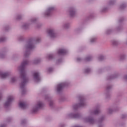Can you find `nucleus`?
Returning a JSON list of instances; mask_svg holds the SVG:
<instances>
[{
  "mask_svg": "<svg viewBox=\"0 0 127 127\" xmlns=\"http://www.w3.org/2000/svg\"><path fill=\"white\" fill-rule=\"evenodd\" d=\"M21 77L23 79V82H21L20 84V88L22 90H23V89H24V87H25V85H26V83H27L26 74H25V71H24V70L23 69H22L21 71Z\"/></svg>",
  "mask_w": 127,
  "mask_h": 127,
  "instance_id": "1",
  "label": "nucleus"
},
{
  "mask_svg": "<svg viewBox=\"0 0 127 127\" xmlns=\"http://www.w3.org/2000/svg\"><path fill=\"white\" fill-rule=\"evenodd\" d=\"M12 101H13V97L9 96L7 98V102L5 103V106H8Z\"/></svg>",
  "mask_w": 127,
  "mask_h": 127,
  "instance_id": "2",
  "label": "nucleus"
},
{
  "mask_svg": "<svg viewBox=\"0 0 127 127\" xmlns=\"http://www.w3.org/2000/svg\"><path fill=\"white\" fill-rule=\"evenodd\" d=\"M43 104L41 102H39L38 103V105H37V107H36V108H35L33 110V113H36V112L37 111H38V109H40L41 108V107H42Z\"/></svg>",
  "mask_w": 127,
  "mask_h": 127,
  "instance_id": "3",
  "label": "nucleus"
},
{
  "mask_svg": "<svg viewBox=\"0 0 127 127\" xmlns=\"http://www.w3.org/2000/svg\"><path fill=\"white\" fill-rule=\"evenodd\" d=\"M64 87H65V83H63L59 84L57 87L58 92H60V91H61V90H62V89L64 88Z\"/></svg>",
  "mask_w": 127,
  "mask_h": 127,
  "instance_id": "4",
  "label": "nucleus"
},
{
  "mask_svg": "<svg viewBox=\"0 0 127 127\" xmlns=\"http://www.w3.org/2000/svg\"><path fill=\"white\" fill-rule=\"evenodd\" d=\"M33 76L35 80L36 81H39V80H40V78L39 77V74L38 72H34Z\"/></svg>",
  "mask_w": 127,
  "mask_h": 127,
  "instance_id": "5",
  "label": "nucleus"
},
{
  "mask_svg": "<svg viewBox=\"0 0 127 127\" xmlns=\"http://www.w3.org/2000/svg\"><path fill=\"white\" fill-rule=\"evenodd\" d=\"M48 33L49 34H50V35H51V37H54V36H55V33H54V31H53V30H48Z\"/></svg>",
  "mask_w": 127,
  "mask_h": 127,
  "instance_id": "6",
  "label": "nucleus"
},
{
  "mask_svg": "<svg viewBox=\"0 0 127 127\" xmlns=\"http://www.w3.org/2000/svg\"><path fill=\"white\" fill-rule=\"evenodd\" d=\"M19 106L20 108H21V109H25V108H26V104L24 103V102H20L19 103Z\"/></svg>",
  "mask_w": 127,
  "mask_h": 127,
  "instance_id": "7",
  "label": "nucleus"
},
{
  "mask_svg": "<svg viewBox=\"0 0 127 127\" xmlns=\"http://www.w3.org/2000/svg\"><path fill=\"white\" fill-rule=\"evenodd\" d=\"M66 53L67 51H66V50L64 49H60L58 51L59 54H62L63 55H64V54H66Z\"/></svg>",
  "mask_w": 127,
  "mask_h": 127,
  "instance_id": "8",
  "label": "nucleus"
},
{
  "mask_svg": "<svg viewBox=\"0 0 127 127\" xmlns=\"http://www.w3.org/2000/svg\"><path fill=\"white\" fill-rule=\"evenodd\" d=\"M0 75L2 79H5V77L8 76V73H0Z\"/></svg>",
  "mask_w": 127,
  "mask_h": 127,
  "instance_id": "9",
  "label": "nucleus"
},
{
  "mask_svg": "<svg viewBox=\"0 0 127 127\" xmlns=\"http://www.w3.org/2000/svg\"><path fill=\"white\" fill-rule=\"evenodd\" d=\"M28 63V62L27 61H24V62L22 63V64H21V68L22 69H24V66H25V65H26V64H27Z\"/></svg>",
  "mask_w": 127,
  "mask_h": 127,
  "instance_id": "10",
  "label": "nucleus"
},
{
  "mask_svg": "<svg viewBox=\"0 0 127 127\" xmlns=\"http://www.w3.org/2000/svg\"><path fill=\"white\" fill-rule=\"evenodd\" d=\"M53 9H54L53 7H50V8H48V12L46 14V15L48 16H49L50 15V12L51 11V10H53Z\"/></svg>",
  "mask_w": 127,
  "mask_h": 127,
  "instance_id": "11",
  "label": "nucleus"
},
{
  "mask_svg": "<svg viewBox=\"0 0 127 127\" xmlns=\"http://www.w3.org/2000/svg\"><path fill=\"white\" fill-rule=\"evenodd\" d=\"M28 48H29V49H32V48H33V46L32 44H30L28 45Z\"/></svg>",
  "mask_w": 127,
  "mask_h": 127,
  "instance_id": "12",
  "label": "nucleus"
},
{
  "mask_svg": "<svg viewBox=\"0 0 127 127\" xmlns=\"http://www.w3.org/2000/svg\"><path fill=\"white\" fill-rule=\"evenodd\" d=\"M75 14V12L74 11H71L70 12V15L71 16H73Z\"/></svg>",
  "mask_w": 127,
  "mask_h": 127,
  "instance_id": "13",
  "label": "nucleus"
},
{
  "mask_svg": "<svg viewBox=\"0 0 127 127\" xmlns=\"http://www.w3.org/2000/svg\"><path fill=\"white\" fill-rule=\"evenodd\" d=\"M99 110H96L95 112H94V114H95V115H97V114H99Z\"/></svg>",
  "mask_w": 127,
  "mask_h": 127,
  "instance_id": "14",
  "label": "nucleus"
},
{
  "mask_svg": "<svg viewBox=\"0 0 127 127\" xmlns=\"http://www.w3.org/2000/svg\"><path fill=\"white\" fill-rule=\"evenodd\" d=\"M86 73H89L90 72V69H87L85 70Z\"/></svg>",
  "mask_w": 127,
  "mask_h": 127,
  "instance_id": "15",
  "label": "nucleus"
},
{
  "mask_svg": "<svg viewBox=\"0 0 127 127\" xmlns=\"http://www.w3.org/2000/svg\"><path fill=\"white\" fill-rule=\"evenodd\" d=\"M78 117H79V114H76L75 115H74V118H78Z\"/></svg>",
  "mask_w": 127,
  "mask_h": 127,
  "instance_id": "16",
  "label": "nucleus"
},
{
  "mask_svg": "<svg viewBox=\"0 0 127 127\" xmlns=\"http://www.w3.org/2000/svg\"><path fill=\"white\" fill-rule=\"evenodd\" d=\"M84 106V103L82 102L80 105V107H83Z\"/></svg>",
  "mask_w": 127,
  "mask_h": 127,
  "instance_id": "17",
  "label": "nucleus"
},
{
  "mask_svg": "<svg viewBox=\"0 0 127 127\" xmlns=\"http://www.w3.org/2000/svg\"><path fill=\"white\" fill-rule=\"evenodd\" d=\"M95 40H96V39H92L91 40V42H94V41H95Z\"/></svg>",
  "mask_w": 127,
  "mask_h": 127,
  "instance_id": "18",
  "label": "nucleus"
},
{
  "mask_svg": "<svg viewBox=\"0 0 127 127\" xmlns=\"http://www.w3.org/2000/svg\"><path fill=\"white\" fill-rule=\"evenodd\" d=\"M51 58H52V55H50L49 56V59H51Z\"/></svg>",
  "mask_w": 127,
  "mask_h": 127,
  "instance_id": "19",
  "label": "nucleus"
},
{
  "mask_svg": "<svg viewBox=\"0 0 127 127\" xmlns=\"http://www.w3.org/2000/svg\"><path fill=\"white\" fill-rule=\"evenodd\" d=\"M11 81H12V82H14V81H15V78H12Z\"/></svg>",
  "mask_w": 127,
  "mask_h": 127,
  "instance_id": "20",
  "label": "nucleus"
},
{
  "mask_svg": "<svg viewBox=\"0 0 127 127\" xmlns=\"http://www.w3.org/2000/svg\"><path fill=\"white\" fill-rule=\"evenodd\" d=\"M94 120L93 119H89L88 120V122H93Z\"/></svg>",
  "mask_w": 127,
  "mask_h": 127,
  "instance_id": "21",
  "label": "nucleus"
},
{
  "mask_svg": "<svg viewBox=\"0 0 127 127\" xmlns=\"http://www.w3.org/2000/svg\"><path fill=\"white\" fill-rule=\"evenodd\" d=\"M51 71H52V68H49V72H51Z\"/></svg>",
  "mask_w": 127,
  "mask_h": 127,
  "instance_id": "22",
  "label": "nucleus"
},
{
  "mask_svg": "<svg viewBox=\"0 0 127 127\" xmlns=\"http://www.w3.org/2000/svg\"><path fill=\"white\" fill-rule=\"evenodd\" d=\"M86 60H87V61H90V58H87L86 59Z\"/></svg>",
  "mask_w": 127,
  "mask_h": 127,
  "instance_id": "23",
  "label": "nucleus"
},
{
  "mask_svg": "<svg viewBox=\"0 0 127 127\" xmlns=\"http://www.w3.org/2000/svg\"><path fill=\"white\" fill-rule=\"evenodd\" d=\"M103 58V56L101 57L100 58H99V60H102V58Z\"/></svg>",
  "mask_w": 127,
  "mask_h": 127,
  "instance_id": "24",
  "label": "nucleus"
},
{
  "mask_svg": "<svg viewBox=\"0 0 127 127\" xmlns=\"http://www.w3.org/2000/svg\"><path fill=\"white\" fill-rule=\"evenodd\" d=\"M50 106H51V104H50Z\"/></svg>",
  "mask_w": 127,
  "mask_h": 127,
  "instance_id": "25",
  "label": "nucleus"
}]
</instances>
